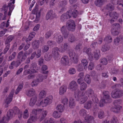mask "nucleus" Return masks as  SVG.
I'll use <instances>...</instances> for the list:
<instances>
[{
    "mask_svg": "<svg viewBox=\"0 0 123 123\" xmlns=\"http://www.w3.org/2000/svg\"><path fill=\"white\" fill-rule=\"evenodd\" d=\"M99 101L94 100V103L92 104L91 101L89 100L84 104V107L86 109H89L91 107L92 105H93V111L94 114H95L99 110L98 106L100 107H102L106 102H107L108 101L110 100H99Z\"/></svg>",
    "mask_w": 123,
    "mask_h": 123,
    "instance_id": "nucleus-1",
    "label": "nucleus"
},
{
    "mask_svg": "<svg viewBox=\"0 0 123 123\" xmlns=\"http://www.w3.org/2000/svg\"><path fill=\"white\" fill-rule=\"evenodd\" d=\"M27 54V51L24 52L23 51H22L20 52L18 54L16 61H13L11 63V65L9 67V68L13 69L14 68L13 66L16 67H18L22 62L26 60Z\"/></svg>",
    "mask_w": 123,
    "mask_h": 123,
    "instance_id": "nucleus-2",
    "label": "nucleus"
},
{
    "mask_svg": "<svg viewBox=\"0 0 123 123\" xmlns=\"http://www.w3.org/2000/svg\"><path fill=\"white\" fill-rule=\"evenodd\" d=\"M15 0H10L7 6L4 5L2 8V12L4 14L3 17L2 18L3 20H5L6 19V17L7 14L8 8H9V11L7 14L8 15L10 16L11 13L13 9L14 6V5Z\"/></svg>",
    "mask_w": 123,
    "mask_h": 123,
    "instance_id": "nucleus-3",
    "label": "nucleus"
},
{
    "mask_svg": "<svg viewBox=\"0 0 123 123\" xmlns=\"http://www.w3.org/2000/svg\"><path fill=\"white\" fill-rule=\"evenodd\" d=\"M68 88L71 91L75 92L74 96L75 98H76L77 94L78 96L83 95V93L81 94L80 91L78 89V85L75 81H72L69 84Z\"/></svg>",
    "mask_w": 123,
    "mask_h": 123,
    "instance_id": "nucleus-4",
    "label": "nucleus"
},
{
    "mask_svg": "<svg viewBox=\"0 0 123 123\" xmlns=\"http://www.w3.org/2000/svg\"><path fill=\"white\" fill-rule=\"evenodd\" d=\"M50 100H30L29 103L30 106H33L35 104L37 106H40V107H43L46 106L48 104H50L49 103Z\"/></svg>",
    "mask_w": 123,
    "mask_h": 123,
    "instance_id": "nucleus-5",
    "label": "nucleus"
},
{
    "mask_svg": "<svg viewBox=\"0 0 123 123\" xmlns=\"http://www.w3.org/2000/svg\"><path fill=\"white\" fill-rule=\"evenodd\" d=\"M42 109L37 108L36 109H33L31 113L32 115L36 116H37V112H41V114L40 115V121H41L42 120L46 117L47 114V111H42Z\"/></svg>",
    "mask_w": 123,
    "mask_h": 123,
    "instance_id": "nucleus-6",
    "label": "nucleus"
},
{
    "mask_svg": "<svg viewBox=\"0 0 123 123\" xmlns=\"http://www.w3.org/2000/svg\"><path fill=\"white\" fill-rule=\"evenodd\" d=\"M120 100H114L113 104L114 106L112 107L110 109V110L116 113L120 112L122 108V106L118 105Z\"/></svg>",
    "mask_w": 123,
    "mask_h": 123,
    "instance_id": "nucleus-7",
    "label": "nucleus"
},
{
    "mask_svg": "<svg viewBox=\"0 0 123 123\" xmlns=\"http://www.w3.org/2000/svg\"><path fill=\"white\" fill-rule=\"evenodd\" d=\"M57 17L55 12L52 10H49L47 12L45 16V19L47 20H52Z\"/></svg>",
    "mask_w": 123,
    "mask_h": 123,
    "instance_id": "nucleus-8",
    "label": "nucleus"
},
{
    "mask_svg": "<svg viewBox=\"0 0 123 123\" xmlns=\"http://www.w3.org/2000/svg\"><path fill=\"white\" fill-rule=\"evenodd\" d=\"M67 29L71 31H73L75 29V25L74 21L72 20H69L67 22L66 26Z\"/></svg>",
    "mask_w": 123,
    "mask_h": 123,
    "instance_id": "nucleus-9",
    "label": "nucleus"
},
{
    "mask_svg": "<svg viewBox=\"0 0 123 123\" xmlns=\"http://www.w3.org/2000/svg\"><path fill=\"white\" fill-rule=\"evenodd\" d=\"M86 93L88 94L90 100H98L97 98L94 95V91L92 88H88L86 91Z\"/></svg>",
    "mask_w": 123,
    "mask_h": 123,
    "instance_id": "nucleus-10",
    "label": "nucleus"
},
{
    "mask_svg": "<svg viewBox=\"0 0 123 123\" xmlns=\"http://www.w3.org/2000/svg\"><path fill=\"white\" fill-rule=\"evenodd\" d=\"M69 31L65 25H64L61 28V31L64 38L66 39L68 38L70 34Z\"/></svg>",
    "mask_w": 123,
    "mask_h": 123,
    "instance_id": "nucleus-11",
    "label": "nucleus"
},
{
    "mask_svg": "<svg viewBox=\"0 0 123 123\" xmlns=\"http://www.w3.org/2000/svg\"><path fill=\"white\" fill-rule=\"evenodd\" d=\"M43 75L41 74H39L37 76L36 80L33 81L32 82L31 85L32 86H36L39 82H42L43 80Z\"/></svg>",
    "mask_w": 123,
    "mask_h": 123,
    "instance_id": "nucleus-12",
    "label": "nucleus"
},
{
    "mask_svg": "<svg viewBox=\"0 0 123 123\" xmlns=\"http://www.w3.org/2000/svg\"><path fill=\"white\" fill-rule=\"evenodd\" d=\"M20 112L18 108L17 107L15 106L14 107L13 110L12 109L9 110L7 113L8 114L10 115L11 117L12 118L15 114L19 113Z\"/></svg>",
    "mask_w": 123,
    "mask_h": 123,
    "instance_id": "nucleus-13",
    "label": "nucleus"
},
{
    "mask_svg": "<svg viewBox=\"0 0 123 123\" xmlns=\"http://www.w3.org/2000/svg\"><path fill=\"white\" fill-rule=\"evenodd\" d=\"M123 92L122 91L119 89H117L115 92L111 93L112 97L116 98L120 97L122 95Z\"/></svg>",
    "mask_w": 123,
    "mask_h": 123,
    "instance_id": "nucleus-14",
    "label": "nucleus"
},
{
    "mask_svg": "<svg viewBox=\"0 0 123 123\" xmlns=\"http://www.w3.org/2000/svg\"><path fill=\"white\" fill-rule=\"evenodd\" d=\"M72 15V13L68 11L66 13L62 14L61 17V20L62 22L65 21L68 18H69Z\"/></svg>",
    "mask_w": 123,
    "mask_h": 123,
    "instance_id": "nucleus-15",
    "label": "nucleus"
},
{
    "mask_svg": "<svg viewBox=\"0 0 123 123\" xmlns=\"http://www.w3.org/2000/svg\"><path fill=\"white\" fill-rule=\"evenodd\" d=\"M59 49L57 47L53 49L52 50V54L55 60H57L60 58V55L58 52Z\"/></svg>",
    "mask_w": 123,
    "mask_h": 123,
    "instance_id": "nucleus-16",
    "label": "nucleus"
},
{
    "mask_svg": "<svg viewBox=\"0 0 123 123\" xmlns=\"http://www.w3.org/2000/svg\"><path fill=\"white\" fill-rule=\"evenodd\" d=\"M68 43H65L63 45L60 46L58 48L59 51L62 53H64L67 51L68 48Z\"/></svg>",
    "mask_w": 123,
    "mask_h": 123,
    "instance_id": "nucleus-17",
    "label": "nucleus"
},
{
    "mask_svg": "<svg viewBox=\"0 0 123 123\" xmlns=\"http://www.w3.org/2000/svg\"><path fill=\"white\" fill-rule=\"evenodd\" d=\"M109 15L112 18L110 20V23L111 24H113L112 23L115 21L118 18V15L116 12H114L110 13Z\"/></svg>",
    "mask_w": 123,
    "mask_h": 123,
    "instance_id": "nucleus-18",
    "label": "nucleus"
},
{
    "mask_svg": "<svg viewBox=\"0 0 123 123\" xmlns=\"http://www.w3.org/2000/svg\"><path fill=\"white\" fill-rule=\"evenodd\" d=\"M69 63V59L68 56L66 55H63L61 60V63L64 66L68 65Z\"/></svg>",
    "mask_w": 123,
    "mask_h": 123,
    "instance_id": "nucleus-19",
    "label": "nucleus"
},
{
    "mask_svg": "<svg viewBox=\"0 0 123 123\" xmlns=\"http://www.w3.org/2000/svg\"><path fill=\"white\" fill-rule=\"evenodd\" d=\"M54 37L56 41L58 43H61L63 40V37L59 33H55Z\"/></svg>",
    "mask_w": 123,
    "mask_h": 123,
    "instance_id": "nucleus-20",
    "label": "nucleus"
},
{
    "mask_svg": "<svg viewBox=\"0 0 123 123\" xmlns=\"http://www.w3.org/2000/svg\"><path fill=\"white\" fill-rule=\"evenodd\" d=\"M103 98L101 100H107L110 99L111 97L109 92L108 91H105L103 92Z\"/></svg>",
    "mask_w": 123,
    "mask_h": 123,
    "instance_id": "nucleus-21",
    "label": "nucleus"
},
{
    "mask_svg": "<svg viewBox=\"0 0 123 123\" xmlns=\"http://www.w3.org/2000/svg\"><path fill=\"white\" fill-rule=\"evenodd\" d=\"M11 118L12 117H11L10 115L7 113V117H3L2 120L0 121V123H7Z\"/></svg>",
    "mask_w": 123,
    "mask_h": 123,
    "instance_id": "nucleus-22",
    "label": "nucleus"
},
{
    "mask_svg": "<svg viewBox=\"0 0 123 123\" xmlns=\"http://www.w3.org/2000/svg\"><path fill=\"white\" fill-rule=\"evenodd\" d=\"M85 119L86 121L88 123H92L94 121L93 117L88 115L85 117Z\"/></svg>",
    "mask_w": 123,
    "mask_h": 123,
    "instance_id": "nucleus-23",
    "label": "nucleus"
},
{
    "mask_svg": "<svg viewBox=\"0 0 123 123\" xmlns=\"http://www.w3.org/2000/svg\"><path fill=\"white\" fill-rule=\"evenodd\" d=\"M67 1L66 0H64L60 2L59 5V7L60 8H62L61 9V12H62L63 11V10L65 8L64 7L67 4Z\"/></svg>",
    "mask_w": 123,
    "mask_h": 123,
    "instance_id": "nucleus-24",
    "label": "nucleus"
},
{
    "mask_svg": "<svg viewBox=\"0 0 123 123\" xmlns=\"http://www.w3.org/2000/svg\"><path fill=\"white\" fill-rule=\"evenodd\" d=\"M26 94L29 97L33 96L35 94V91L33 89L27 90L26 91Z\"/></svg>",
    "mask_w": 123,
    "mask_h": 123,
    "instance_id": "nucleus-25",
    "label": "nucleus"
},
{
    "mask_svg": "<svg viewBox=\"0 0 123 123\" xmlns=\"http://www.w3.org/2000/svg\"><path fill=\"white\" fill-rule=\"evenodd\" d=\"M83 51V52H86L89 57H92L93 55L91 53V49L90 48H86L85 47Z\"/></svg>",
    "mask_w": 123,
    "mask_h": 123,
    "instance_id": "nucleus-26",
    "label": "nucleus"
},
{
    "mask_svg": "<svg viewBox=\"0 0 123 123\" xmlns=\"http://www.w3.org/2000/svg\"><path fill=\"white\" fill-rule=\"evenodd\" d=\"M67 89V87L65 86H61L59 89V94L60 95L63 94L66 92Z\"/></svg>",
    "mask_w": 123,
    "mask_h": 123,
    "instance_id": "nucleus-27",
    "label": "nucleus"
},
{
    "mask_svg": "<svg viewBox=\"0 0 123 123\" xmlns=\"http://www.w3.org/2000/svg\"><path fill=\"white\" fill-rule=\"evenodd\" d=\"M71 12L72 13V16L74 18L76 17L78 14H81L83 12V11H81L78 12L77 10H71Z\"/></svg>",
    "mask_w": 123,
    "mask_h": 123,
    "instance_id": "nucleus-28",
    "label": "nucleus"
},
{
    "mask_svg": "<svg viewBox=\"0 0 123 123\" xmlns=\"http://www.w3.org/2000/svg\"><path fill=\"white\" fill-rule=\"evenodd\" d=\"M37 118L36 116L32 115L31 114L28 121H29V122H30L31 123H32V122H35L37 121Z\"/></svg>",
    "mask_w": 123,
    "mask_h": 123,
    "instance_id": "nucleus-29",
    "label": "nucleus"
},
{
    "mask_svg": "<svg viewBox=\"0 0 123 123\" xmlns=\"http://www.w3.org/2000/svg\"><path fill=\"white\" fill-rule=\"evenodd\" d=\"M110 48V47L109 44H105L102 46L101 50L103 52H105L109 50Z\"/></svg>",
    "mask_w": 123,
    "mask_h": 123,
    "instance_id": "nucleus-30",
    "label": "nucleus"
},
{
    "mask_svg": "<svg viewBox=\"0 0 123 123\" xmlns=\"http://www.w3.org/2000/svg\"><path fill=\"white\" fill-rule=\"evenodd\" d=\"M68 53L71 58H74L75 56V54L74 50L72 49H69L68 50Z\"/></svg>",
    "mask_w": 123,
    "mask_h": 123,
    "instance_id": "nucleus-31",
    "label": "nucleus"
},
{
    "mask_svg": "<svg viewBox=\"0 0 123 123\" xmlns=\"http://www.w3.org/2000/svg\"><path fill=\"white\" fill-rule=\"evenodd\" d=\"M37 64L35 62L32 63L31 65L30 68L33 72V73H35L37 72L36 67Z\"/></svg>",
    "mask_w": 123,
    "mask_h": 123,
    "instance_id": "nucleus-32",
    "label": "nucleus"
},
{
    "mask_svg": "<svg viewBox=\"0 0 123 123\" xmlns=\"http://www.w3.org/2000/svg\"><path fill=\"white\" fill-rule=\"evenodd\" d=\"M35 34V33L34 32H31L29 35L28 38H27L26 39V42L28 43V42L31 40L32 38L34 37Z\"/></svg>",
    "mask_w": 123,
    "mask_h": 123,
    "instance_id": "nucleus-33",
    "label": "nucleus"
},
{
    "mask_svg": "<svg viewBox=\"0 0 123 123\" xmlns=\"http://www.w3.org/2000/svg\"><path fill=\"white\" fill-rule=\"evenodd\" d=\"M39 41L35 40L32 43V45L33 49H37L39 46Z\"/></svg>",
    "mask_w": 123,
    "mask_h": 123,
    "instance_id": "nucleus-34",
    "label": "nucleus"
},
{
    "mask_svg": "<svg viewBox=\"0 0 123 123\" xmlns=\"http://www.w3.org/2000/svg\"><path fill=\"white\" fill-rule=\"evenodd\" d=\"M14 36L13 35H10L8 37L5 42V44H10V42L13 39Z\"/></svg>",
    "mask_w": 123,
    "mask_h": 123,
    "instance_id": "nucleus-35",
    "label": "nucleus"
},
{
    "mask_svg": "<svg viewBox=\"0 0 123 123\" xmlns=\"http://www.w3.org/2000/svg\"><path fill=\"white\" fill-rule=\"evenodd\" d=\"M68 38V41L71 43L74 42L76 40L75 37L73 34H69Z\"/></svg>",
    "mask_w": 123,
    "mask_h": 123,
    "instance_id": "nucleus-36",
    "label": "nucleus"
},
{
    "mask_svg": "<svg viewBox=\"0 0 123 123\" xmlns=\"http://www.w3.org/2000/svg\"><path fill=\"white\" fill-rule=\"evenodd\" d=\"M82 93H83V95H81L80 96H78V94H77V95H76V96H77V98H75V99L76 100H78L79 99V98L80 97H82V98L83 99V100H87V99H88V100H90V98L89 97H87V96H86V95H84V94L83 92H81V91H80V93L81 94Z\"/></svg>",
    "mask_w": 123,
    "mask_h": 123,
    "instance_id": "nucleus-37",
    "label": "nucleus"
},
{
    "mask_svg": "<svg viewBox=\"0 0 123 123\" xmlns=\"http://www.w3.org/2000/svg\"><path fill=\"white\" fill-rule=\"evenodd\" d=\"M46 94V92L44 90L41 91L39 95V98L40 99H42L45 97Z\"/></svg>",
    "mask_w": 123,
    "mask_h": 123,
    "instance_id": "nucleus-38",
    "label": "nucleus"
},
{
    "mask_svg": "<svg viewBox=\"0 0 123 123\" xmlns=\"http://www.w3.org/2000/svg\"><path fill=\"white\" fill-rule=\"evenodd\" d=\"M9 20H8L6 23L5 22H3L1 24L0 26V27L2 29L6 27L7 28L8 27L9 25V23L8 22Z\"/></svg>",
    "mask_w": 123,
    "mask_h": 123,
    "instance_id": "nucleus-39",
    "label": "nucleus"
},
{
    "mask_svg": "<svg viewBox=\"0 0 123 123\" xmlns=\"http://www.w3.org/2000/svg\"><path fill=\"white\" fill-rule=\"evenodd\" d=\"M112 40V38L111 37L110 35H108L106 36L105 38L104 39V41L105 42L108 43H111Z\"/></svg>",
    "mask_w": 123,
    "mask_h": 123,
    "instance_id": "nucleus-40",
    "label": "nucleus"
},
{
    "mask_svg": "<svg viewBox=\"0 0 123 123\" xmlns=\"http://www.w3.org/2000/svg\"><path fill=\"white\" fill-rule=\"evenodd\" d=\"M84 80L88 84H90L91 81V79L89 75L87 74L86 75Z\"/></svg>",
    "mask_w": 123,
    "mask_h": 123,
    "instance_id": "nucleus-41",
    "label": "nucleus"
},
{
    "mask_svg": "<svg viewBox=\"0 0 123 123\" xmlns=\"http://www.w3.org/2000/svg\"><path fill=\"white\" fill-rule=\"evenodd\" d=\"M100 52V51L98 49H96L94 52V57L96 60L98 59Z\"/></svg>",
    "mask_w": 123,
    "mask_h": 123,
    "instance_id": "nucleus-42",
    "label": "nucleus"
},
{
    "mask_svg": "<svg viewBox=\"0 0 123 123\" xmlns=\"http://www.w3.org/2000/svg\"><path fill=\"white\" fill-rule=\"evenodd\" d=\"M48 69L47 66L45 65H43L42 66V67L41 68L42 71H43V74H47L49 73L48 71H44Z\"/></svg>",
    "mask_w": 123,
    "mask_h": 123,
    "instance_id": "nucleus-43",
    "label": "nucleus"
},
{
    "mask_svg": "<svg viewBox=\"0 0 123 123\" xmlns=\"http://www.w3.org/2000/svg\"><path fill=\"white\" fill-rule=\"evenodd\" d=\"M56 109L58 110L60 112H62L64 110V106L61 105H58L56 107Z\"/></svg>",
    "mask_w": 123,
    "mask_h": 123,
    "instance_id": "nucleus-44",
    "label": "nucleus"
},
{
    "mask_svg": "<svg viewBox=\"0 0 123 123\" xmlns=\"http://www.w3.org/2000/svg\"><path fill=\"white\" fill-rule=\"evenodd\" d=\"M5 47L3 50V54H6L10 49V44H5Z\"/></svg>",
    "mask_w": 123,
    "mask_h": 123,
    "instance_id": "nucleus-45",
    "label": "nucleus"
},
{
    "mask_svg": "<svg viewBox=\"0 0 123 123\" xmlns=\"http://www.w3.org/2000/svg\"><path fill=\"white\" fill-rule=\"evenodd\" d=\"M87 85L85 82H83L80 84V90L81 91L85 90L86 88Z\"/></svg>",
    "mask_w": 123,
    "mask_h": 123,
    "instance_id": "nucleus-46",
    "label": "nucleus"
},
{
    "mask_svg": "<svg viewBox=\"0 0 123 123\" xmlns=\"http://www.w3.org/2000/svg\"><path fill=\"white\" fill-rule=\"evenodd\" d=\"M114 8L113 5L111 4H108L106 6V9L109 11H112L113 10Z\"/></svg>",
    "mask_w": 123,
    "mask_h": 123,
    "instance_id": "nucleus-47",
    "label": "nucleus"
},
{
    "mask_svg": "<svg viewBox=\"0 0 123 123\" xmlns=\"http://www.w3.org/2000/svg\"><path fill=\"white\" fill-rule=\"evenodd\" d=\"M29 117V114L28 110L26 109L24 111L23 114V117L24 119H27Z\"/></svg>",
    "mask_w": 123,
    "mask_h": 123,
    "instance_id": "nucleus-48",
    "label": "nucleus"
},
{
    "mask_svg": "<svg viewBox=\"0 0 123 123\" xmlns=\"http://www.w3.org/2000/svg\"><path fill=\"white\" fill-rule=\"evenodd\" d=\"M61 115V114L59 113L57 111H55L53 114V117L55 118L60 117Z\"/></svg>",
    "mask_w": 123,
    "mask_h": 123,
    "instance_id": "nucleus-49",
    "label": "nucleus"
},
{
    "mask_svg": "<svg viewBox=\"0 0 123 123\" xmlns=\"http://www.w3.org/2000/svg\"><path fill=\"white\" fill-rule=\"evenodd\" d=\"M122 38V37L121 36L116 38L114 40V44L117 45H118L120 41L121 40Z\"/></svg>",
    "mask_w": 123,
    "mask_h": 123,
    "instance_id": "nucleus-50",
    "label": "nucleus"
},
{
    "mask_svg": "<svg viewBox=\"0 0 123 123\" xmlns=\"http://www.w3.org/2000/svg\"><path fill=\"white\" fill-rule=\"evenodd\" d=\"M103 1L101 0H97L95 1V4L96 6H100L103 4Z\"/></svg>",
    "mask_w": 123,
    "mask_h": 123,
    "instance_id": "nucleus-51",
    "label": "nucleus"
},
{
    "mask_svg": "<svg viewBox=\"0 0 123 123\" xmlns=\"http://www.w3.org/2000/svg\"><path fill=\"white\" fill-rule=\"evenodd\" d=\"M111 123H118V120L116 117L113 116L110 121Z\"/></svg>",
    "mask_w": 123,
    "mask_h": 123,
    "instance_id": "nucleus-52",
    "label": "nucleus"
},
{
    "mask_svg": "<svg viewBox=\"0 0 123 123\" xmlns=\"http://www.w3.org/2000/svg\"><path fill=\"white\" fill-rule=\"evenodd\" d=\"M111 34L114 36L118 35L119 33V32L117 30L114 29H111Z\"/></svg>",
    "mask_w": 123,
    "mask_h": 123,
    "instance_id": "nucleus-53",
    "label": "nucleus"
},
{
    "mask_svg": "<svg viewBox=\"0 0 123 123\" xmlns=\"http://www.w3.org/2000/svg\"><path fill=\"white\" fill-rule=\"evenodd\" d=\"M83 66L81 64H79L76 66L77 70L78 71L80 72L83 71Z\"/></svg>",
    "mask_w": 123,
    "mask_h": 123,
    "instance_id": "nucleus-54",
    "label": "nucleus"
},
{
    "mask_svg": "<svg viewBox=\"0 0 123 123\" xmlns=\"http://www.w3.org/2000/svg\"><path fill=\"white\" fill-rule=\"evenodd\" d=\"M34 73L31 69H28L27 70H25L23 72V74L25 75L28 74H31Z\"/></svg>",
    "mask_w": 123,
    "mask_h": 123,
    "instance_id": "nucleus-55",
    "label": "nucleus"
},
{
    "mask_svg": "<svg viewBox=\"0 0 123 123\" xmlns=\"http://www.w3.org/2000/svg\"><path fill=\"white\" fill-rule=\"evenodd\" d=\"M100 62L104 65H106L107 63V60L105 58H103L100 60Z\"/></svg>",
    "mask_w": 123,
    "mask_h": 123,
    "instance_id": "nucleus-56",
    "label": "nucleus"
},
{
    "mask_svg": "<svg viewBox=\"0 0 123 123\" xmlns=\"http://www.w3.org/2000/svg\"><path fill=\"white\" fill-rule=\"evenodd\" d=\"M82 64L84 66V68H87V66L88 62L87 60L85 59H83L81 61Z\"/></svg>",
    "mask_w": 123,
    "mask_h": 123,
    "instance_id": "nucleus-57",
    "label": "nucleus"
},
{
    "mask_svg": "<svg viewBox=\"0 0 123 123\" xmlns=\"http://www.w3.org/2000/svg\"><path fill=\"white\" fill-rule=\"evenodd\" d=\"M79 113L80 115L83 116L84 117L87 115H86V111L84 109H81Z\"/></svg>",
    "mask_w": 123,
    "mask_h": 123,
    "instance_id": "nucleus-58",
    "label": "nucleus"
},
{
    "mask_svg": "<svg viewBox=\"0 0 123 123\" xmlns=\"http://www.w3.org/2000/svg\"><path fill=\"white\" fill-rule=\"evenodd\" d=\"M98 117L100 119L103 118L104 117V112L102 110H100L98 113Z\"/></svg>",
    "mask_w": 123,
    "mask_h": 123,
    "instance_id": "nucleus-59",
    "label": "nucleus"
},
{
    "mask_svg": "<svg viewBox=\"0 0 123 123\" xmlns=\"http://www.w3.org/2000/svg\"><path fill=\"white\" fill-rule=\"evenodd\" d=\"M76 72L75 69L74 68H71L69 70L68 72L71 74H75Z\"/></svg>",
    "mask_w": 123,
    "mask_h": 123,
    "instance_id": "nucleus-60",
    "label": "nucleus"
},
{
    "mask_svg": "<svg viewBox=\"0 0 123 123\" xmlns=\"http://www.w3.org/2000/svg\"><path fill=\"white\" fill-rule=\"evenodd\" d=\"M37 10L38 9L36 7L33 10V11H34L35 12L34 13H36V17L37 18H39L40 16L41 12H37Z\"/></svg>",
    "mask_w": 123,
    "mask_h": 123,
    "instance_id": "nucleus-61",
    "label": "nucleus"
},
{
    "mask_svg": "<svg viewBox=\"0 0 123 123\" xmlns=\"http://www.w3.org/2000/svg\"><path fill=\"white\" fill-rule=\"evenodd\" d=\"M112 29H114L117 30L120 27V25L117 23H115L112 25Z\"/></svg>",
    "mask_w": 123,
    "mask_h": 123,
    "instance_id": "nucleus-62",
    "label": "nucleus"
},
{
    "mask_svg": "<svg viewBox=\"0 0 123 123\" xmlns=\"http://www.w3.org/2000/svg\"><path fill=\"white\" fill-rule=\"evenodd\" d=\"M104 68V66L101 64L97 65L96 67V68L98 70L101 71L103 70Z\"/></svg>",
    "mask_w": 123,
    "mask_h": 123,
    "instance_id": "nucleus-63",
    "label": "nucleus"
},
{
    "mask_svg": "<svg viewBox=\"0 0 123 123\" xmlns=\"http://www.w3.org/2000/svg\"><path fill=\"white\" fill-rule=\"evenodd\" d=\"M49 49V46L47 45L44 46L43 48L42 51L43 52H47Z\"/></svg>",
    "mask_w": 123,
    "mask_h": 123,
    "instance_id": "nucleus-64",
    "label": "nucleus"
}]
</instances>
